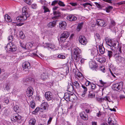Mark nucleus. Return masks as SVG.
<instances>
[{
    "label": "nucleus",
    "instance_id": "nucleus-51",
    "mask_svg": "<svg viewBox=\"0 0 125 125\" xmlns=\"http://www.w3.org/2000/svg\"><path fill=\"white\" fill-rule=\"evenodd\" d=\"M104 99H105V100H107L109 102H111L112 101L110 99L109 97L108 96H106L105 97Z\"/></svg>",
    "mask_w": 125,
    "mask_h": 125
},
{
    "label": "nucleus",
    "instance_id": "nucleus-24",
    "mask_svg": "<svg viewBox=\"0 0 125 125\" xmlns=\"http://www.w3.org/2000/svg\"><path fill=\"white\" fill-rule=\"evenodd\" d=\"M73 84L74 86H75L76 88L77 89H79L81 85L82 86V84L80 83H78L77 81H75L72 83Z\"/></svg>",
    "mask_w": 125,
    "mask_h": 125
},
{
    "label": "nucleus",
    "instance_id": "nucleus-13",
    "mask_svg": "<svg viewBox=\"0 0 125 125\" xmlns=\"http://www.w3.org/2000/svg\"><path fill=\"white\" fill-rule=\"evenodd\" d=\"M53 13V15L55 16L52 17V19L53 20L58 19V17L60 16L61 15L60 12L58 11H54Z\"/></svg>",
    "mask_w": 125,
    "mask_h": 125
},
{
    "label": "nucleus",
    "instance_id": "nucleus-1",
    "mask_svg": "<svg viewBox=\"0 0 125 125\" xmlns=\"http://www.w3.org/2000/svg\"><path fill=\"white\" fill-rule=\"evenodd\" d=\"M73 52L74 59L76 62H78L79 59L82 58L81 50L78 48L76 47L73 49Z\"/></svg>",
    "mask_w": 125,
    "mask_h": 125
},
{
    "label": "nucleus",
    "instance_id": "nucleus-53",
    "mask_svg": "<svg viewBox=\"0 0 125 125\" xmlns=\"http://www.w3.org/2000/svg\"><path fill=\"white\" fill-rule=\"evenodd\" d=\"M13 37L12 35H10L8 37V40L10 42H11L12 41L13 39Z\"/></svg>",
    "mask_w": 125,
    "mask_h": 125
},
{
    "label": "nucleus",
    "instance_id": "nucleus-35",
    "mask_svg": "<svg viewBox=\"0 0 125 125\" xmlns=\"http://www.w3.org/2000/svg\"><path fill=\"white\" fill-rule=\"evenodd\" d=\"M83 22H82L78 24V25L77 27L76 30L78 31H79L81 29L83 26Z\"/></svg>",
    "mask_w": 125,
    "mask_h": 125
},
{
    "label": "nucleus",
    "instance_id": "nucleus-45",
    "mask_svg": "<svg viewBox=\"0 0 125 125\" xmlns=\"http://www.w3.org/2000/svg\"><path fill=\"white\" fill-rule=\"evenodd\" d=\"M94 3L97 8L99 9H102L103 7L102 5L97 2H95Z\"/></svg>",
    "mask_w": 125,
    "mask_h": 125
},
{
    "label": "nucleus",
    "instance_id": "nucleus-47",
    "mask_svg": "<svg viewBox=\"0 0 125 125\" xmlns=\"http://www.w3.org/2000/svg\"><path fill=\"white\" fill-rule=\"evenodd\" d=\"M20 35V38L22 39H24L25 38V35L23 34V32L22 31H21L20 32V33L19 34Z\"/></svg>",
    "mask_w": 125,
    "mask_h": 125
},
{
    "label": "nucleus",
    "instance_id": "nucleus-40",
    "mask_svg": "<svg viewBox=\"0 0 125 125\" xmlns=\"http://www.w3.org/2000/svg\"><path fill=\"white\" fill-rule=\"evenodd\" d=\"M113 8L112 6H109L108 7L106 8V11L107 12L109 13Z\"/></svg>",
    "mask_w": 125,
    "mask_h": 125
},
{
    "label": "nucleus",
    "instance_id": "nucleus-3",
    "mask_svg": "<svg viewBox=\"0 0 125 125\" xmlns=\"http://www.w3.org/2000/svg\"><path fill=\"white\" fill-rule=\"evenodd\" d=\"M21 16L22 18L21 20L23 21L26 20L27 18L30 16V14L28 13L27 10V8L25 7H23L22 9V13Z\"/></svg>",
    "mask_w": 125,
    "mask_h": 125
},
{
    "label": "nucleus",
    "instance_id": "nucleus-30",
    "mask_svg": "<svg viewBox=\"0 0 125 125\" xmlns=\"http://www.w3.org/2000/svg\"><path fill=\"white\" fill-rule=\"evenodd\" d=\"M32 45L31 43L28 42L26 43V46L24 45L22 46L23 47H25V49H29L32 46Z\"/></svg>",
    "mask_w": 125,
    "mask_h": 125
},
{
    "label": "nucleus",
    "instance_id": "nucleus-46",
    "mask_svg": "<svg viewBox=\"0 0 125 125\" xmlns=\"http://www.w3.org/2000/svg\"><path fill=\"white\" fill-rule=\"evenodd\" d=\"M58 4L60 6L62 7H64L65 6V5L63 2L58 0Z\"/></svg>",
    "mask_w": 125,
    "mask_h": 125
},
{
    "label": "nucleus",
    "instance_id": "nucleus-21",
    "mask_svg": "<svg viewBox=\"0 0 125 125\" xmlns=\"http://www.w3.org/2000/svg\"><path fill=\"white\" fill-rule=\"evenodd\" d=\"M41 107L43 108L44 110H48L49 107L48 104L46 102H44L41 104Z\"/></svg>",
    "mask_w": 125,
    "mask_h": 125
},
{
    "label": "nucleus",
    "instance_id": "nucleus-48",
    "mask_svg": "<svg viewBox=\"0 0 125 125\" xmlns=\"http://www.w3.org/2000/svg\"><path fill=\"white\" fill-rule=\"evenodd\" d=\"M98 50H92L91 52V54L92 55V56H95L96 55V53H98Z\"/></svg>",
    "mask_w": 125,
    "mask_h": 125
},
{
    "label": "nucleus",
    "instance_id": "nucleus-34",
    "mask_svg": "<svg viewBox=\"0 0 125 125\" xmlns=\"http://www.w3.org/2000/svg\"><path fill=\"white\" fill-rule=\"evenodd\" d=\"M83 108H84L85 111L87 113H89L90 107L89 105H85L83 106Z\"/></svg>",
    "mask_w": 125,
    "mask_h": 125
},
{
    "label": "nucleus",
    "instance_id": "nucleus-9",
    "mask_svg": "<svg viewBox=\"0 0 125 125\" xmlns=\"http://www.w3.org/2000/svg\"><path fill=\"white\" fill-rule=\"evenodd\" d=\"M33 90L32 87L30 86L28 88L26 91V95L29 97L32 96L33 94Z\"/></svg>",
    "mask_w": 125,
    "mask_h": 125
},
{
    "label": "nucleus",
    "instance_id": "nucleus-16",
    "mask_svg": "<svg viewBox=\"0 0 125 125\" xmlns=\"http://www.w3.org/2000/svg\"><path fill=\"white\" fill-rule=\"evenodd\" d=\"M89 65L91 69H93V70L94 69L96 71V69H97L98 66L95 63L93 62L92 61L90 62L89 63Z\"/></svg>",
    "mask_w": 125,
    "mask_h": 125
},
{
    "label": "nucleus",
    "instance_id": "nucleus-49",
    "mask_svg": "<svg viewBox=\"0 0 125 125\" xmlns=\"http://www.w3.org/2000/svg\"><path fill=\"white\" fill-rule=\"evenodd\" d=\"M58 0H55L52 2L51 5L54 6L55 5L57 4H58Z\"/></svg>",
    "mask_w": 125,
    "mask_h": 125
},
{
    "label": "nucleus",
    "instance_id": "nucleus-62",
    "mask_svg": "<svg viewBox=\"0 0 125 125\" xmlns=\"http://www.w3.org/2000/svg\"><path fill=\"white\" fill-rule=\"evenodd\" d=\"M26 3L30 5L31 4V2L30 0H23Z\"/></svg>",
    "mask_w": 125,
    "mask_h": 125
},
{
    "label": "nucleus",
    "instance_id": "nucleus-59",
    "mask_svg": "<svg viewBox=\"0 0 125 125\" xmlns=\"http://www.w3.org/2000/svg\"><path fill=\"white\" fill-rule=\"evenodd\" d=\"M4 99L5 102L6 103L8 104L9 103V100L8 98L7 97H5V98Z\"/></svg>",
    "mask_w": 125,
    "mask_h": 125
},
{
    "label": "nucleus",
    "instance_id": "nucleus-27",
    "mask_svg": "<svg viewBox=\"0 0 125 125\" xmlns=\"http://www.w3.org/2000/svg\"><path fill=\"white\" fill-rule=\"evenodd\" d=\"M99 52L101 54H103L105 52V49L103 46L99 45Z\"/></svg>",
    "mask_w": 125,
    "mask_h": 125
},
{
    "label": "nucleus",
    "instance_id": "nucleus-32",
    "mask_svg": "<svg viewBox=\"0 0 125 125\" xmlns=\"http://www.w3.org/2000/svg\"><path fill=\"white\" fill-rule=\"evenodd\" d=\"M105 53L107 54V55L109 57V59L111 58L112 56L113 53L111 51L106 50L105 51Z\"/></svg>",
    "mask_w": 125,
    "mask_h": 125
},
{
    "label": "nucleus",
    "instance_id": "nucleus-26",
    "mask_svg": "<svg viewBox=\"0 0 125 125\" xmlns=\"http://www.w3.org/2000/svg\"><path fill=\"white\" fill-rule=\"evenodd\" d=\"M70 94V95L69 97V100L68 101L73 102L75 99L76 96L75 94Z\"/></svg>",
    "mask_w": 125,
    "mask_h": 125
},
{
    "label": "nucleus",
    "instance_id": "nucleus-63",
    "mask_svg": "<svg viewBox=\"0 0 125 125\" xmlns=\"http://www.w3.org/2000/svg\"><path fill=\"white\" fill-rule=\"evenodd\" d=\"M104 97L103 98H100L98 99V100L99 101H100L101 102H103V101L105 100V99H104Z\"/></svg>",
    "mask_w": 125,
    "mask_h": 125
},
{
    "label": "nucleus",
    "instance_id": "nucleus-33",
    "mask_svg": "<svg viewBox=\"0 0 125 125\" xmlns=\"http://www.w3.org/2000/svg\"><path fill=\"white\" fill-rule=\"evenodd\" d=\"M36 123V120L32 118L29 122V125H35Z\"/></svg>",
    "mask_w": 125,
    "mask_h": 125
},
{
    "label": "nucleus",
    "instance_id": "nucleus-11",
    "mask_svg": "<svg viewBox=\"0 0 125 125\" xmlns=\"http://www.w3.org/2000/svg\"><path fill=\"white\" fill-rule=\"evenodd\" d=\"M96 23L98 25L104 27L105 26V22L103 20L97 19L96 21Z\"/></svg>",
    "mask_w": 125,
    "mask_h": 125
},
{
    "label": "nucleus",
    "instance_id": "nucleus-54",
    "mask_svg": "<svg viewBox=\"0 0 125 125\" xmlns=\"http://www.w3.org/2000/svg\"><path fill=\"white\" fill-rule=\"evenodd\" d=\"M20 46H21L22 48H23L24 49H25V47H22V46L24 45L25 46H26V44L22 42H21V41H20Z\"/></svg>",
    "mask_w": 125,
    "mask_h": 125
},
{
    "label": "nucleus",
    "instance_id": "nucleus-2",
    "mask_svg": "<svg viewBox=\"0 0 125 125\" xmlns=\"http://www.w3.org/2000/svg\"><path fill=\"white\" fill-rule=\"evenodd\" d=\"M106 42L107 45L112 47L111 49L113 51L116 50L117 48L116 47L117 43H118L117 47L118 45V43L117 41H112L111 39H108V40L106 39Z\"/></svg>",
    "mask_w": 125,
    "mask_h": 125
},
{
    "label": "nucleus",
    "instance_id": "nucleus-25",
    "mask_svg": "<svg viewBox=\"0 0 125 125\" xmlns=\"http://www.w3.org/2000/svg\"><path fill=\"white\" fill-rule=\"evenodd\" d=\"M95 96V92L93 91L89 92V94L88 95V98H92L94 97Z\"/></svg>",
    "mask_w": 125,
    "mask_h": 125
},
{
    "label": "nucleus",
    "instance_id": "nucleus-17",
    "mask_svg": "<svg viewBox=\"0 0 125 125\" xmlns=\"http://www.w3.org/2000/svg\"><path fill=\"white\" fill-rule=\"evenodd\" d=\"M11 84L9 83H7L5 84L3 87L4 90H6L7 91L10 90L11 88Z\"/></svg>",
    "mask_w": 125,
    "mask_h": 125
},
{
    "label": "nucleus",
    "instance_id": "nucleus-37",
    "mask_svg": "<svg viewBox=\"0 0 125 125\" xmlns=\"http://www.w3.org/2000/svg\"><path fill=\"white\" fill-rule=\"evenodd\" d=\"M106 59L104 57L99 58L98 60V61L101 63H104Z\"/></svg>",
    "mask_w": 125,
    "mask_h": 125
},
{
    "label": "nucleus",
    "instance_id": "nucleus-39",
    "mask_svg": "<svg viewBox=\"0 0 125 125\" xmlns=\"http://www.w3.org/2000/svg\"><path fill=\"white\" fill-rule=\"evenodd\" d=\"M82 5L83 6L84 8L87 7L89 9H90V8H89V7L88 6V5H90L91 6H92V5L91 3L88 2L83 4Z\"/></svg>",
    "mask_w": 125,
    "mask_h": 125
},
{
    "label": "nucleus",
    "instance_id": "nucleus-43",
    "mask_svg": "<svg viewBox=\"0 0 125 125\" xmlns=\"http://www.w3.org/2000/svg\"><path fill=\"white\" fill-rule=\"evenodd\" d=\"M30 106L32 108H34L35 106V104L34 101H32L30 103Z\"/></svg>",
    "mask_w": 125,
    "mask_h": 125
},
{
    "label": "nucleus",
    "instance_id": "nucleus-55",
    "mask_svg": "<svg viewBox=\"0 0 125 125\" xmlns=\"http://www.w3.org/2000/svg\"><path fill=\"white\" fill-rule=\"evenodd\" d=\"M94 37L95 39H99L100 38V35L99 34L97 33H96L94 35Z\"/></svg>",
    "mask_w": 125,
    "mask_h": 125
},
{
    "label": "nucleus",
    "instance_id": "nucleus-5",
    "mask_svg": "<svg viewBox=\"0 0 125 125\" xmlns=\"http://www.w3.org/2000/svg\"><path fill=\"white\" fill-rule=\"evenodd\" d=\"M123 83L121 82L119 83L114 84L113 86V88L116 91L119 90H121L123 89L122 88Z\"/></svg>",
    "mask_w": 125,
    "mask_h": 125
},
{
    "label": "nucleus",
    "instance_id": "nucleus-20",
    "mask_svg": "<svg viewBox=\"0 0 125 125\" xmlns=\"http://www.w3.org/2000/svg\"><path fill=\"white\" fill-rule=\"evenodd\" d=\"M115 58L117 62H121L124 59L123 58L117 54L115 55Z\"/></svg>",
    "mask_w": 125,
    "mask_h": 125
},
{
    "label": "nucleus",
    "instance_id": "nucleus-8",
    "mask_svg": "<svg viewBox=\"0 0 125 125\" xmlns=\"http://www.w3.org/2000/svg\"><path fill=\"white\" fill-rule=\"evenodd\" d=\"M79 42L82 45H86L87 42V40L84 36L81 35L79 37Z\"/></svg>",
    "mask_w": 125,
    "mask_h": 125
},
{
    "label": "nucleus",
    "instance_id": "nucleus-42",
    "mask_svg": "<svg viewBox=\"0 0 125 125\" xmlns=\"http://www.w3.org/2000/svg\"><path fill=\"white\" fill-rule=\"evenodd\" d=\"M57 58L60 59H64L65 58V55L62 54H59L57 56Z\"/></svg>",
    "mask_w": 125,
    "mask_h": 125
},
{
    "label": "nucleus",
    "instance_id": "nucleus-58",
    "mask_svg": "<svg viewBox=\"0 0 125 125\" xmlns=\"http://www.w3.org/2000/svg\"><path fill=\"white\" fill-rule=\"evenodd\" d=\"M91 87L92 89L94 90L96 88V85L94 84H92L91 85Z\"/></svg>",
    "mask_w": 125,
    "mask_h": 125
},
{
    "label": "nucleus",
    "instance_id": "nucleus-44",
    "mask_svg": "<svg viewBox=\"0 0 125 125\" xmlns=\"http://www.w3.org/2000/svg\"><path fill=\"white\" fill-rule=\"evenodd\" d=\"M43 9L44 10V12L45 13L47 12H50V11L49 9L46 7L44 6H42Z\"/></svg>",
    "mask_w": 125,
    "mask_h": 125
},
{
    "label": "nucleus",
    "instance_id": "nucleus-61",
    "mask_svg": "<svg viewBox=\"0 0 125 125\" xmlns=\"http://www.w3.org/2000/svg\"><path fill=\"white\" fill-rule=\"evenodd\" d=\"M59 8V7L58 6H54L52 8V10L53 12L54 11H56V10H57V9Z\"/></svg>",
    "mask_w": 125,
    "mask_h": 125
},
{
    "label": "nucleus",
    "instance_id": "nucleus-64",
    "mask_svg": "<svg viewBox=\"0 0 125 125\" xmlns=\"http://www.w3.org/2000/svg\"><path fill=\"white\" fill-rule=\"evenodd\" d=\"M28 79H29V82L30 81H31L33 82L34 81V79L31 78V77H30L28 78Z\"/></svg>",
    "mask_w": 125,
    "mask_h": 125
},
{
    "label": "nucleus",
    "instance_id": "nucleus-41",
    "mask_svg": "<svg viewBox=\"0 0 125 125\" xmlns=\"http://www.w3.org/2000/svg\"><path fill=\"white\" fill-rule=\"evenodd\" d=\"M23 83L25 85H26L29 82V79L28 78H24L23 80Z\"/></svg>",
    "mask_w": 125,
    "mask_h": 125
},
{
    "label": "nucleus",
    "instance_id": "nucleus-14",
    "mask_svg": "<svg viewBox=\"0 0 125 125\" xmlns=\"http://www.w3.org/2000/svg\"><path fill=\"white\" fill-rule=\"evenodd\" d=\"M67 24L64 21H61L59 23V27L62 30H64L66 27Z\"/></svg>",
    "mask_w": 125,
    "mask_h": 125
},
{
    "label": "nucleus",
    "instance_id": "nucleus-56",
    "mask_svg": "<svg viewBox=\"0 0 125 125\" xmlns=\"http://www.w3.org/2000/svg\"><path fill=\"white\" fill-rule=\"evenodd\" d=\"M82 86L83 89V91H84V92H86L87 90V88L83 84L82 85Z\"/></svg>",
    "mask_w": 125,
    "mask_h": 125
},
{
    "label": "nucleus",
    "instance_id": "nucleus-31",
    "mask_svg": "<svg viewBox=\"0 0 125 125\" xmlns=\"http://www.w3.org/2000/svg\"><path fill=\"white\" fill-rule=\"evenodd\" d=\"M70 95V94L68 93H66L64 94V99L67 101H68L69 100Z\"/></svg>",
    "mask_w": 125,
    "mask_h": 125
},
{
    "label": "nucleus",
    "instance_id": "nucleus-18",
    "mask_svg": "<svg viewBox=\"0 0 125 125\" xmlns=\"http://www.w3.org/2000/svg\"><path fill=\"white\" fill-rule=\"evenodd\" d=\"M67 88L68 91L70 92L74 93L75 92L73 85L71 84H68Z\"/></svg>",
    "mask_w": 125,
    "mask_h": 125
},
{
    "label": "nucleus",
    "instance_id": "nucleus-36",
    "mask_svg": "<svg viewBox=\"0 0 125 125\" xmlns=\"http://www.w3.org/2000/svg\"><path fill=\"white\" fill-rule=\"evenodd\" d=\"M108 123L109 125H115V122L112 120L111 118H109L108 119Z\"/></svg>",
    "mask_w": 125,
    "mask_h": 125
},
{
    "label": "nucleus",
    "instance_id": "nucleus-6",
    "mask_svg": "<svg viewBox=\"0 0 125 125\" xmlns=\"http://www.w3.org/2000/svg\"><path fill=\"white\" fill-rule=\"evenodd\" d=\"M70 33L66 31H64L61 35L60 40L61 41H64L69 36Z\"/></svg>",
    "mask_w": 125,
    "mask_h": 125
},
{
    "label": "nucleus",
    "instance_id": "nucleus-4",
    "mask_svg": "<svg viewBox=\"0 0 125 125\" xmlns=\"http://www.w3.org/2000/svg\"><path fill=\"white\" fill-rule=\"evenodd\" d=\"M6 50H8L12 52H13L17 50V48L15 45H13L11 42L7 44L5 47Z\"/></svg>",
    "mask_w": 125,
    "mask_h": 125
},
{
    "label": "nucleus",
    "instance_id": "nucleus-38",
    "mask_svg": "<svg viewBox=\"0 0 125 125\" xmlns=\"http://www.w3.org/2000/svg\"><path fill=\"white\" fill-rule=\"evenodd\" d=\"M46 46L48 49H53L55 47L54 45L51 43H47Z\"/></svg>",
    "mask_w": 125,
    "mask_h": 125
},
{
    "label": "nucleus",
    "instance_id": "nucleus-28",
    "mask_svg": "<svg viewBox=\"0 0 125 125\" xmlns=\"http://www.w3.org/2000/svg\"><path fill=\"white\" fill-rule=\"evenodd\" d=\"M48 76L47 73H43L41 75V78L43 81L47 79Z\"/></svg>",
    "mask_w": 125,
    "mask_h": 125
},
{
    "label": "nucleus",
    "instance_id": "nucleus-57",
    "mask_svg": "<svg viewBox=\"0 0 125 125\" xmlns=\"http://www.w3.org/2000/svg\"><path fill=\"white\" fill-rule=\"evenodd\" d=\"M31 7L32 9H36L37 7V5L36 4L34 3L31 5Z\"/></svg>",
    "mask_w": 125,
    "mask_h": 125
},
{
    "label": "nucleus",
    "instance_id": "nucleus-60",
    "mask_svg": "<svg viewBox=\"0 0 125 125\" xmlns=\"http://www.w3.org/2000/svg\"><path fill=\"white\" fill-rule=\"evenodd\" d=\"M100 70L103 72H105V69L104 66H102L101 67H100Z\"/></svg>",
    "mask_w": 125,
    "mask_h": 125
},
{
    "label": "nucleus",
    "instance_id": "nucleus-19",
    "mask_svg": "<svg viewBox=\"0 0 125 125\" xmlns=\"http://www.w3.org/2000/svg\"><path fill=\"white\" fill-rule=\"evenodd\" d=\"M80 116L84 120H87L88 119V115L85 114L84 112H82L80 114Z\"/></svg>",
    "mask_w": 125,
    "mask_h": 125
},
{
    "label": "nucleus",
    "instance_id": "nucleus-10",
    "mask_svg": "<svg viewBox=\"0 0 125 125\" xmlns=\"http://www.w3.org/2000/svg\"><path fill=\"white\" fill-rule=\"evenodd\" d=\"M45 97L47 101H49L52 100L53 98L52 94L50 92H47L45 93Z\"/></svg>",
    "mask_w": 125,
    "mask_h": 125
},
{
    "label": "nucleus",
    "instance_id": "nucleus-52",
    "mask_svg": "<svg viewBox=\"0 0 125 125\" xmlns=\"http://www.w3.org/2000/svg\"><path fill=\"white\" fill-rule=\"evenodd\" d=\"M111 25H110V28L114 26L115 25V21L113 20H112L111 21Z\"/></svg>",
    "mask_w": 125,
    "mask_h": 125
},
{
    "label": "nucleus",
    "instance_id": "nucleus-12",
    "mask_svg": "<svg viewBox=\"0 0 125 125\" xmlns=\"http://www.w3.org/2000/svg\"><path fill=\"white\" fill-rule=\"evenodd\" d=\"M67 19L71 21H74L77 19V18L74 15H71L67 16Z\"/></svg>",
    "mask_w": 125,
    "mask_h": 125
},
{
    "label": "nucleus",
    "instance_id": "nucleus-50",
    "mask_svg": "<svg viewBox=\"0 0 125 125\" xmlns=\"http://www.w3.org/2000/svg\"><path fill=\"white\" fill-rule=\"evenodd\" d=\"M16 20L18 22L23 21L22 20H22L21 16L17 17L16 18Z\"/></svg>",
    "mask_w": 125,
    "mask_h": 125
},
{
    "label": "nucleus",
    "instance_id": "nucleus-7",
    "mask_svg": "<svg viewBox=\"0 0 125 125\" xmlns=\"http://www.w3.org/2000/svg\"><path fill=\"white\" fill-rule=\"evenodd\" d=\"M21 117L17 113L13 115L12 119H11V121L13 122H18V121H20L21 119Z\"/></svg>",
    "mask_w": 125,
    "mask_h": 125
},
{
    "label": "nucleus",
    "instance_id": "nucleus-23",
    "mask_svg": "<svg viewBox=\"0 0 125 125\" xmlns=\"http://www.w3.org/2000/svg\"><path fill=\"white\" fill-rule=\"evenodd\" d=\"M56 23V21L54 20L52 22H50L48 23L47 26L48 27L52 28L54 27Z\"/></svg>",
    "mask_w": 125,
    "mask_h": 125
},
{
    "label": "nucleus",
    "instance_id": "nucleus-29",
    "mask_svg": "<svg viewBox=\"0 0 125 125\" xmlns=\"http://www.w3.org/2000/svg\"><path fill=\"white\" fill-rule=\"evenodd\" d=\"M5 21L7 22H11L12 20L11 18L7 14L5 15Z\"/></svg>",
    "mask_w": 125,
    "mask_h": 125
},
{
    "label": "nucleus",
    "instance_id": "nucleus-22",
    "mask_svg": "<svg viewBox=\"0 0 125 125\" xmlns=\"http://www.w3.org/2000/svg\"><path fill=\"white\" fill-rule=\"evenodd\" d=\"M76 77H78L79 78H81L82 80L85 79V78L83 76L82 73L80 72L76 71L75 74Z\"/></svg>",
    "mask_w": 125,
    "mask_h": 125
},
{
    "label": "nucleus",
    "instance_id": "nucleus-15",
    "mask_svg": "<svg viewBox=\"0 0 125 125\" xmlns=\"http://www.w3.org/2000/svg\"><path fill=\"white\" fill-rule=\"evenodd\" d=\"M22 67L23 69H29L30 67V64L27 61H26L23 62L22 64Z\"/></svg>",
    "mask_w": 125,
    "mask_h": 125
}]
</instances>
